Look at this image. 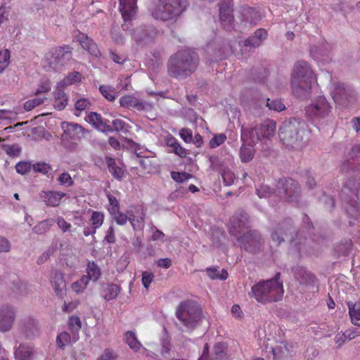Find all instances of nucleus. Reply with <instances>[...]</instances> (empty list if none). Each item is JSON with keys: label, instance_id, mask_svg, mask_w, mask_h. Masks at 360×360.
I'll return each instance as SVG.
<instances>
[{"label": "nucleus", "instance_id": "f257e3e1", "mask_svg": "<svg viewBox=\"0 0 360 360\" xmlns=\"http://www.w3.org/2000/svg\"><path fill=\"white\" fill-rule=\"evenodd\" d=\"M316 82V75L311 65L305 61H297L291 73L290 84L293 95L299 98L308 97Z\"/></svg>", "mask_w": 360, "mask_h": 360}, {"label": "nucleus", "instance_id": "f03ea898", "mask_svg": "<svg viewBox=\"0 0 360 360\" xmlns=\"http://www.w3.org/2000/svg\"><path fill=\"white\" fill-rule=\"evenodd\" d=\"M248 218L245 213H240L231 218L229 229L231 235L238 238L240 245L246 250L255 252L261 245L262 238L256 231L247 232Z\"/></svg>", "mask_w": 360, "mask_h": 360}, {"label": "nucleus", "instance_id": "7ed1b4c3", "mask_svg": "<svg viewBox=\"0 0 360 360\" xmlns=\"http://www.w3.org/2000/svg\"><path fill=\"white\" fill-rule=\"evenodd\" d=\"M198 55L189 49L181 50L173 55L168 62V72L177 79L191 75L197 68Z\"/></svg>", "mask_w": 360, "mask_h": 360}, {"label": "nucleus", "instance_id": "20e7f679", "mask_svg": "<svg viewBox=\"0 0 360 360\" xmlns=\"http://www.w3.org/2000/svg\"><path fill=\"white\" fill-rule=\"evenodd\" d=\"M280 274L275 278L266 281H261L255 284L249 295L258 302L267 303L280 300L284 292L283 282L280 281Z\"/></svg>", "mask_w": 360, "mask_h": 360}, {"label": "nucleus", "instance_id": "39448f33", "mask_svg": "<svg viewBox=\"0 0 360 360\" xmlns=\"http://www.w3.org/2000/svg\"><path fill=\"white\" fill-rule=\"evenodd\" d=\"M306 124L296 119L284 122L279 129L280 139L287 146L299 148L302 146V142L308 139L309 132Z\"/></svg>", "mask_w": 360, "mask_h": 360}, {"label": "nucleus", "instance_id": "423d86ee", "mask_svg": "<svg viewBox=\"0 0 360 360\" xmlns=\"http://www.w3.org/2000/svg\"><path fill=\"white\" fill-rule=\"evenodd\" d=\"M186 8L184 0H156L149 6L152 16L160 20H169L179 15Z\"/></svg>", "mask_w": 360, "mask_h": 360}, {"label": "nucleus", "instance_id": "0eeeda50", "mask_svg": "<svg viewBox=\"0 0 360 360\" xmlns=\"http://www.w3.org/2000/svg\"><path fill=\"white\" fill-rule=\"evenodd\" d=\"M72 58L71 49L69 46L51 49L44 55L43 65L45 68L58 70Z\"/></svg>", "mask_w": 360, "mask_h": 360}, {"label": "nucleus", "instance_id": "6e6552de", "mask_svg": "<svg viewBox=\"0 0 360 360\" xmlns=\"http://www.w3.org/2000/svg\"><path fill=\"white\" fill-rule=\"evenodd\" d=\"M179 321L187 328H194L202 317L201 310L191 302L181 303L176 312Z\"/></svg>", "mask_w": 360, "mask_h": 360}, {"label": "nucleus", "instance_id": "1a4fd4ad", "mask_svg": "<svg viewBox=\"0 0 360 360\" xmlns=\"http://www.w3.org/2000/svg\"><path fill=\"white\" fill-rule=\"evenodd\" d=\"M275 130L276 122L274 120H267L251 130L243 127L241 140L248 142L250 139L252 143H255L258 140L270 138L274 134Z\"/></svg>", "mask_w": 360, "mask_h": 360}, {"label": "nucleus", "instance_id": "9d476101", "mask_svg": "<svg viewBox=\"0 0 360 360\" xmlns=\"http://www.w3.org/2000/svg\"><path fill=\"white\" fill-rule=\"evenodd\" d=\"M330 110L331 106L326 98L324 96H319L307 107L306 113L311 120H319L327 117Z\"/></svg>", "mask_w": 360, "mask_h": 360}, {"label": "nucleus", "instance_id": "9b49d317", "mask_svg": "<svg viewBox=\"0 0 360 360\" xmlns=\"http://www.w3.org/2000/svg\"><path fill=\"white\" fill-rule=\"evenodd\" d=\"M15 319V310L10 305L0 307V332H8L13 328Z\"/></svg>", "mask_w": 360, "mask_h": 360}, {"label": "nucleus", "instance_id": "f8f14e48", "mask_svg": "<svg viewBox=\"0 0 360 360\" xmlns=\"http://www.w3.org/2000/svg\"><path fill=\"white\" fill-rule=\"evenodd\" d=\"M231 6L232 0H224L219 6L220 21L226 30H231L235 27Z\"/></svg>", "mask_w": 360, "mask_h": 360}, {"label": "nucleus", "instance_id": "ddd939ff", "mask_svg": "<svg viewBox=\"0 0 360 360\" xmlns=\"http://www.w3.org/2000/svg\"><path fill=\"white\" fill-rule=\"evenodd\" d=\"M279 185H281V187H278L277 192L281 198H283L290 201H293L296 198L300 188L294 180L291 179L282 180V181L279 183Z\"/></svg>", "mask_w": 360, "mask_h": 360}, {"label": "nucleus", "instance_id": "4468645a", "mask_svg": "<svg viewBox=\"0 0 360 360\" xmlns=\"http://www.w3.org/2000/svg\"><path fill=\"white\" fill-rule=\"evenodd\" d=\"M120 11L124 21L123 30L128 29L127 22L131 20L136 13V0H120Z\"/></svg>", "mask_w": 360, "mask_h": 360}, {"label": "nucleus", "instance_id": "2eb2a0df", "mask_svg": "<svg viewBox=\"0 0 360 360\" xmlns=\"http://www.w3.org/2000/svg\"><path fill=\"white\" fill-rule=\"evenodd\" d=\"M226 347L224 344L218 342L216 343L212 352V360H228V355L226 353ZM209 347L207 344L205 345L202 354L198 360H209Z\"/></svg>", "mask_w": 360, "mask_h": 360}, {"label": "nucleus", "instance_id": "dca6fc26", "mask_svg": "<svg viewBox=\"0 0 360 360\" xmlns=\"http://www.w3.org/2000/svg\"><path fill=\"white\" fill-rule=\"evenodd\" d=\"M50 283L56 296L60 298L64 297L67 291L64 274L59 271H53L50 277Z\"/></svg>", "mask_w": 360, "mask_h": 360}, {"label": "nucleus", "instance_id": "f3484780", "mask_svg": "<svg viewBox=\"0 0 360 360\" xmlns=\"http://www.w3.org/2000/svg\"><path fill=\"white\" fill-rule=\"evenodd\" d=\"M310 55L319 66L325 65L332 60L330 50L326 45L313 46L310 49Z\"/></svg>", "mask_w": 360, "mask_h": 360}, {"label": "nucleus", "instance_id": "a211bd4d", "mask_svg": "<svg viewBox=\"0 0 360 360\" xmlns=\"http://www.w3.org/2000/svg\"><path fill=\"white\" fill-rule=\"evenodd\" d=\"M20 328L28 339H34L40 333L38 321L31 317L25 318L20 321Z\"/></svg>", "mask_w": 360, "mask_h": 360}, {"label": "nucleus", "instance_id": "6ab92c4d", "mask_svg": "<svg viewBox=\"0 0 360 360\" xmlns=\"http://www.w3.org/2000/svg\"><path fill=\"white\" fill-rule=\"evenodd\" d=\"M129 221L134 231L142 230L144 227L145 214L141 207H133L127 210Z\"/></svg>", "mask_w": 360, "mask_h": 360}, {"label": "nucleus", "instance_id": "aec40b11", "mask_svg": "<svg viewBox=\"0 0 360 360\" xmlns=\"http://www.w3.org/2000/svg\"><path fill=\"white\" fill-rule=\"evenodd\" d=\"M120 104L122 107L133 108L137 110H146L150 105L143 101L139 100L134 95H125L120 98Z\"/></svg>", "mask_w": 360, "mask_h": 360}, {"label": "nucleus", "instance_id": "412c9836", "mask_svg": "<svg viewBox=\"0 0 360 360\" xmlns=\"http://www.w3.org/2000/svg\"><path fill=\"white\" fill-rule=\"evenodd\" d=\"M64 134L74 140L82 139L85 133V129L78 124L72 122H63L61 124Z\"/></svg>", "mask_w": 360, "mask_h": 360}, {"label": "nucleus", "instance_id": "4be33fe9", "mask_svg": "<svg viewBox=\"0 0 360 360\" xmlns=\"http://www.w3.org/2000/svg\"><path fill=\"white\" fill-rule=\"evenodd\" d=\"M86 121L98 130L106 132L110 131L111 127L109 121L103 120L101 115L96 112H91L85 118Z\"/></svg>", "mask_w": 360, "mask_h": 360}, {"label": "nucleus", "instance_id": "5701e85b", "mask_svg": "<svg viewBox=\"0 0 360 360\" xmlns=\"http://www.w3.org/2000/svg\"><path fill=\"white\" fill-rule=\"evenodd\" d=\"M155 34V30H146L142 27L138 28L133 33H131L132 39L137 44H146L153 39Z\"/></svg>", "mask_w": 360, "mask_h": 360}, {"label": "nucleus", "instance_id": "b1692460", "mask_svg": "<svg viewBox=\"0 0 360 360\" xmlns=\"http://www.w3.org/2000/svg\"><path fill=\"white\" fill-rule=\"evenodd\" d=\"M65 196V193L56 191H44L41 197L47 205L56 207L59 205L61 200Z\"/></svg>", "mask_w": 360, "mask_h": 360}, {"label": "nucleus", "instance_id": "393cba45", "mask_svg": "<svg viewBox=\"0 0 360 360\" xmlns=\"http://www.w3.org/2000/svg\"><path fill=\"white\" fill-rule=\"evenodd\" d=\"M77 40L82 48L88 51L90 54L96 57L100 55V51L96 44H94L86 34L80 33L77 37Z\"/></svg>", "mask_w": 360, "mask_h": 360}, {"label": "nucleus", "instance_id": "a878e982", "mask_svg": "<svg viewBox=\"0 0 360 360\" xmlns=\"http://www.w3.org/2000/svg\"><path fill=\"white\" fill-rule=\"evenodd\" d=\"M268 36L267 31L264 29H259L248 39L245 40L244 44L245 46L257 47L261 43L266 39Z\"/></svg>", "mask_w": 360, "mask_h": 360}, {"label": "nucleus", "instance_id": "bb28decb", "mask_svg": "<svg viewBox=\"0 0 360 360\" xmlns=\"http://www.w3.org/2000/svg\"><path fill=\"white\" fill-rule=\"evenodd\" d=\"M33 347L25 345H20L14 352L15 360H31L34 355Z\"/></svg>", "mask_w": 360, "mask_h": 360}, {"label": "nucleus", "instance_id": "cd10ccee", "mask_svg": "<svg viewBox=\"0 0 360 360\" xmlns=\"http://www.w3.org/2000/svg\"><path fill=\"white\" fill-rule=\"evenodd\" d=\"M294 276L300 283L308 284L314 280V276L303 266L293 269Z\"/></svg>", "mask_w": 360, "mask_h": 360}, {"label": "nucleus", "instance_id": "c85d7f7f", "mask_svg": "<svg viewBox=\"0 0 360 360\" xmlns=\"http://www.w3.org/2000/svg\"><path fill=\"white\" fill-rule=\"evenodd\" d=\"M79 340V335L72 333L70 335L68 332L60 333L56 338V344L60 347L63 348L65 346L76 342Z\"/></svg>", "mask_w": 360, "mask_h": 360}, {"label": "nucleus", "instance_id": "c756f323", "mask_svg": "<svg viewBox=\"0 0 360 360\" xmlns=\"http://www.w3.org/2000/svg\"><path fill=\"white\" fill-rule=\"evenodd\" d=\"M243 142V143L240 150V160L243 162H248L254 157L255 151L252 144H254L255 143H252L250 139L248 142Z\"/></svg>", "mask_w": 360, "mask_h": 360}, {"label": "nucleus", "instance_id": "7c9ffc66", "mask_svg": "<svg viewBox=\"0 0 360 360\" xmlns=\"http://www.w3.org/2000/svg\"><path fill=\"white\" fill-rule=\"evenodd\" d=\"M68 104V96L64 92V89L57 88L54 92V107L56 109L61 110L65 108Z\"/></svg>", "mask_w": 360, "mask_h": 360}, {"label": "nucleus", "instance_id": "2f4dec72", "mask_svg": "<svg viewBox=\"0 0 360 360\" xmlns=\"http://www.w3.org/2000/svg\"><path fill=\"white\" fill-rule=\"evenodd\" d=\"M82 75L79 72L69 73L63 80L57 83V88L65 89L66 86L75 84L81 81Z\"/></svg>", "mask_w": 360, "mask_h": 360}, {"label": "nucleus", "instance_id": "473e14b6", "mask_svg": "<svg viewBox=\"0 0 360 360\" xmlns=\"http://www.w3.org/2000/svg\"><path fill=\"white\" fill-rule=\"evenodd\" d=\"M86 274L83 275L86 277L88 281L96 282L99 279L101 275V271L98 266L95 262H89L86 269Z\"/></svg>", "mask_w": 360, "mask_h": 360}, {"label": "nucleus", "instance_id": "72a5a7b5", "mask_svg": "<svg viewBox=\"0 0 360 360\" xmlns=\"http://www.w3.org/2000/svg\"><path fill=\"white\" fill-rule=\"evenodd\" d=\"M125 342L134 352H138L142 347V345L138 340L135 333L132 331H127L124 334Z\"/></svg>", "mask_w": 360, "mask_h": 360}, {"label": "nucleus", "instance_id": "f704fd0d", "mask_svg": "<svg viewBox=\"0 0 360 360\" xmlns=\"http://www.w3.org/2000/svg\"><path fill=\"white\" fill-rule=\"evenodd\" d=\"M107 164L109 168V172L115 179L121 180L124 176V169L116 165L115 159L108 158Z\"/></svg>", "mask_w": 360, "mask_h": 360}, {"label": "nucleus", "instance_id": "c9c22d12", "mask_svg": "<svg viewBox=\"0 0 360 360\" xmlns=\"http://www.w3.org/2000/svg\"><path fill=\"white\" fill-rule=\"evenodd\" d=\"M167 145L172 148V152L180 157H184L186 155V150L183 148L178 141L173 136H169L166 139Z\"/></svg>", "mask_w": 360, "mask_h": 360}, {"label": "nucleus", "instance_id": "e433bc0d", "mask_svg": "<svg viewBox=\"0 0 360 360\" xmlns=\"http://www.w3.org/2000/svg\"><path fill=\"white\" fill-rule=\"evenodd\" d=\"M348 307L352 323L360 326V302H349Z\"/></svg>", "mask_w": 360, "mask_h": 360}, {"label": "nucleus", "instance_id": "4c0bfd02", "mask_svg": "<svg viewBox=\"0 0 360 360\" xmlns=\"http://www.w3.org/2000/svg\"><path fill=\"white\" fill-rule=\"evenodd\" d=\"M89 281L86 277L82 276L79 279L74 281L71 285V290L77 295L82 294L86 290Z\"/></svg>", "mask_w": 360, "mask_h": 360}, {"label": "nucleus", "instance_id": "58836bf2", "mask_svg": "<svg viewBox=\"0 0 360 360\" xmlns=\"http://www.w3.org/2000/svg\"><path fill=\"white\" fill-rule=\"evenodd\" d=\"M91 105L92 103L89 98H80L77 99L75 103V115L76 116H79L82 111L90 109Z\"/></svg>", "mask_w": 360, "mask_h": 360}, {"label": "nucleus", "instance_id": "ea45409f", "mask_svg": "<svg viewBox=\"0 0 360 360\" xmlns=\"http://www.w3.org/2000/svg\"><path fill=\"white\" fill-rule=\"evenodd\" d=\"M206 271L212 280L219 279L224 281L228 278V272L225 269L219 271L217 268H207Z\"/></svg>", "mask_w": 360, "mask_h": 360}, {"label": "nucleus", "instance_id": "a19ab883", "mask_svg": "<svg viewBox=\"0 0 360 360\" xmlns=\"http://www.w3.org/2000/svg\"><path fill=\"white\" fill-rule=\"evenodd\" d=\"M120 292V288L117 285L110 284L107 285L104 290V298L106 300L115 299Z\"/></svg>", "mask_w": 360, "mask_h": 360}, {"label": "nucleus", "instance_id": "79ce46f5", "mask_svg": "<svg viewBox=\"0 0 360 360\" xmlns=\"http://www.w3.org/2000/svg\"><path fill=\"white\" fill-rule=\"evenodd\" d=\"M55 220L48 219L39 222L33 228V231L37 234H42L46 232L54 224Z\"/></svg>", "mask_w": 360, "mask_h": 360}, {"label": "nucleus", "instance_id": "37998d69", "mask_svg": "<svg viewBox=\"0 0 360 360\" xmlns=\"http://www.w3.org/2000/svg\"><path fill=\"white\" fill-rule=\"evenodd\" d=\"M46 99V97L45 96L35 95V97L34 98L30 99L25 103L24 108L27 111H30L35 107L43 103Z\"/></svg>", "mask_w": 360, "mask_h": 360}, {"label": "nucleus", "instance_id": "c03bdc74", "mask_svg": "<svg viewBox=\"0 0 360 360\" xmlns=\"http://www.w3.org/2000/svg\"><path fill=\"white\" fill-rule=\"evenodd\" d=\"M68 328L71 331V333H77L79 335V333L82 328V322L79 317L77 316H72L69 318L68 320Z\"/></svg>", "mask_w": 360, "mask_h": 360}, {"label": "nucleus", "instance_id": "a18cd8bd", "mask_svg": "<svg viewBox=\"0 0 360 360\" xmlns=\"http://www.w3.org/2000/svg\"><path fill=\"white\" fill-rule=\"evenodd\" d=\"M101 94L108 101H112L117 96V93L115 89L111 86L101 85L99 87Z\"/></svg>", "mask_w": 360, "mask_h": 360}, {"label": "nucleus", "instance_id": "49530a36", "mask_svg": "<svg viewBox=\"0 0 360 360\" xmlns=\"http://www.w3.org/2000/svg\"><path fill=\"white\" fill-rule=\"evenodd\" d=\"M90 221L92 228L94 229H97L103 224L104 221V215L103 213L99 212H93Z\"/></svg>", "mask_w": 360, "mask_h": 360}, {"label": "nucleus", "instance_id": "de8ad7c7", "mask_svg": "<svg viewBox=\"0 0 360 360\" xmlns=\"http://www.w3.org/2000/svg\"><path fill=\"white\" fill-rule=\"evenodd\" d=\"M109 205L108 206V210L110 214L116 213L120 210V202L118 199L112 194L108 193L107 195Z\"/></svg>", "mask_w": 360, "mask_h": 360}, {"label": "nucleus", "instance_id": "09e8293b", "mask_svg": "<svg viewBox=\"0 0 360 360\" xmlns=\"http://www.w3.org/2000/svg\"><path fill=\"white\" fill-rule=\"evenodd\" d=\"M172 179L177 183H184L192 178V175L185 172H172Z\"/></svg>", "mask_w": 360, "mask_h": 360}, {"label": "nucleus", "instance_id": "8fccbe9b", "mask_svg": "<svg viewBox=\"0 0 360 360\" xmlns=\"http://www.w3.org/2000/svg\"><path fill=\"white\" fill-rule=\"evenodd\" d=\"M10 53L8 49L0 51V72H2L9 64Z\"/></svg>", "mask_w": 360, "mask_h": 360}, {"label": "nucleus", "instance_id": "3c124183", "mask_svg": "<svg viewBox=\"0 0 360 360\" xmlns=\"http://www.w3.org/2000/svg\"><path fill=\"white\" fill-rule=\"evenodd\" d=\"M111 130L112 129L115 131H121L123 132H127L129 131V126L124 121L120 119H116L112 121Z\"/></svg>", "mask_w": 360, "mask_h": 360}, {"label": "nucleus", "instance_id": "603ef678", "mask_svg": "<svg viewBox=\"0 0 360 360\" xmlns=\"http://www.w3.org/2000/svg\"><path fill=\"white\" fill-rule=\"evenodd\" d=\"M267 106L270 110H274L275 111H282L285 108V105L281 100H270L267 99Z\"/></svg>", "mask_w": 360, "mask_h": 360}, {"label": "nucleus", "instance_id": "864d4df0", "mask_svg": "<svg viewBox=\"0 0 360 360\" xmlns=\"http://www.w3.org/2000/svg\"><path fill=\"white\" fill-rule=\"evenodd\" d=\"M226 140V136L224 134H219L214 136L210 141V146L212 148H217L224 143Z\"/></svg>", "mask_w": 360, "mask_h": 360}, {"label": "nucleus", "instance_id": "5fc2aeb1", "mask_svg": "<svg viewBox=\"0 0 360 360\" xmlns=\"http://www.w3.org/2000/svg\"><path fill=\"white\" fill-rule=\"evenodd\" d=\"M154 274L150 271H146L142 273L141 281L143 287L146 290L149 288L150 285L154 281Z\"/></svg>", "mask_w": 360, "mask_h": 360}, {"label": "nucleus", "instance_id": "6e6d98bb", "mask_svg": "<svg viewBox=\"0 0 360 360\" xmlns=\"http://www.w3.org/2000/svg\"><path fill=\"white\" fill-rule=\"evenodd\" d=\"M221 171V176L224 184L226 186L232 184L235 179L234 174L229 168H224Z\"/></svg>", "mask_w": 360, "mask_h": 360}, {"label": "nucleus", "instance_id": "4d7b16f0", "mask_svg": "<svg viewBox=\"0 0 360 360\" xmlns=\"http://www.w3.org/2000/svg\"><path fill=\"white\" fill-rule=\"evenodd\" d=\"M51 84L49 80L41 82V83L35 91V95L45 96V94L51 91Z\"/></svg>", "mask_w": 360, "mask_h": 360}, {"label": "nucleus", "instance_id": "13d9d810", "mask_svg": "<svg viewBox=\"0 0 360 360\" xmlns=\"http://www.w3.org/2000/svg\"><path fill=\"white\" fill-rule=\"evenodd\" d=\"M111 215L116 223L121 226L126 224L127 221H129V216L120 212V210L116 213L111 214Z\"/></svg>", "mask_w": 360, "mask_h": 360}, {"label": "nucleus", "instance_id": "bf43d9fd", "mask_svg": "<svg viewBox=\"0 0 360 360\" xmlns=\"http://www.w3.org/2000/svg\"><path fill=\"white\" fill-rule=\"evenodd\" d=\"M17 112L13 110H0V122L1 120H15L16 119Z\"/></svg>", "mask_w": 360, "mask_h": 360}, {"label": "nucleus", "instance_id": "052dcab7", "mask_svg": "<svg viewBox=\"0 0 360 360\" xmlns=\"http://www.w3.org/2000/svg\"><path fill=\"white\" fill-rule=\"evenodd\" d=\"M16 172L20 174H25L31 169V165L29 162H18L15 166Z\"/></svg>", "mask_w": 360, "mask_h": 360}, {"label": "nucleus", "instance_id": "680f3d73", "mask_svg": "<svg viewBox=\"0 0 360 360\" xmlns=\"http://www.w3.org/2000/svg\"><path fill=\"white\" fill-rule=\"evenodd\" d=\"M179 135L181 138L186 143H191L193 139L192 131L187 128H184L180 130Z\"/></svg>", "mask_w": 360, "mask_h": 360}, {"label": "nucleus", "instance_id": "e2e57ef3", "mask_svg": "<svg viewBox=\"0 0 360 360\" xmlns=\"http://www.w3.org/2000/svg\"><path fill=\"white\" fill-rule=\"evenodd\" d=\"M58 181L60 184L64 185L65 186H70L73 184V181L68 173L64 172L62 173L59 178Z\"/></svg>", "mask_w": 360, "mask_h": 360}, {"label": "nucleus", "instance_id": "0e129e2a", "mask_svg": "<svg viewBox=\"0 0 360 360\" xmlns=\"http://www.w3.org/2000/svg\"><path fill=\"white\" fill-rule=\"evenodd\" d=\"M256 191L257 194L259 198L269 197L271 193L270 188L266 185H262L261 186L257 188Z\"/></svg>", "mask_w": 360, "mask_h": 360}, {"label": "nucleus", "instance_id": "69168bd1", "mask_svg": "<svg viewBox=\"0 0 360 360\" xmlns=\"http://www.w3.org/2000/svg\"><path fill=\"white\" fill-rule=\"evenodd\" d=\"M34 172H40L44 174H47L50 171V167L46 163H37L33 165Z\"/></svg>", "mask_w": 360, "mask_h": 360}, {"label": "nucleus", "instance_id": "338daca9", "mask_svg": "<svg viewBox=\"0 0 360 360\" xmlns=\"http://www.w3.org/2000/svg\"><path fill=\"white\" fill-rule=\"evenodd\" d=\"M56 222L59 229L63 232L68 231L71 227V224L67 222L62 217H58L56 219Z\"/></svg>", "mask_w": 360, "mask_h": 360}, {"label": "nucleus", "instance_id": "774afa93", "mask_svg": "<svg viewBox=\"0 0 360 360\" xmlns=\"http://www.w3.org/2000/svg\"><path fill=\"white\" fill-rule=\"evenodd\" d=\"M115 354L111 349H105L98 360H115Z\"/></svg>", "mask_w": 360, "mask_h": 360}]
</instances>
